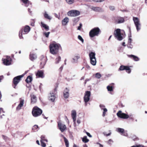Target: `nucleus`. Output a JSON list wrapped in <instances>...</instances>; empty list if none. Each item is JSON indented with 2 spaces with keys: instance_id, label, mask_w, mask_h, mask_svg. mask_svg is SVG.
I'll use <instances>...</instances> for the list:
<instances>
[{
  "instance_id": "obj_2",
  "label": "nucleus",
  "mask_w": 147,
  "mask_h": 147,
  "mask_svg": "<svg viewBox=\"0 0 147 147\" xmlns=\"http://www.w3.org/2000/svg\"><path fill=\"white\" fill-rule=\"evenodd\" d=\"M30 28L29 26L26 25L23 28H22L19 31V37L20 39L23 38L22 36L23 34H28L30 31Z\"/></svg>"
},
{
  "instance_id": "obj_15",
  "label": "nucleus",
  "mask_w": 147,
  "mask_h": 147,
  "mask_svg": "<svg viewBox=\"0 0 147 147\" xmlns=\"http://www.w3.org/2000/svg\"><path fill=\"white\" fill-rule=\"evenodd\" d=\"M36 76L37 77L43 78L44 77V73L42 70H38L36 74Z\"/></svg>"
},
{
  "instance_id": "obj_59",
  "label": "nucleus",
  "mask_w": 147,
  "mask_h": 147,
  "mask_svg": "<svg viewBox=\"0 0 147 147\" xmlns=\"http://www.w3.org/2000/svg\"><path fill=\"white\" fill-rule=\"evenodd\" d=\"M132 41V39L131 38L129 37L128 41V43H129L130 44V43H131Z\"/></svg>"
},
{
  "instance_id": "obj_22",
  "label": "nucleus",
  "mask_w": 147,
  "mask_h": 147,
  "mask_svg": "<svg viewBox=\"0 0 147 147\" xmlns=\"http://www.w3.org/2000/svg\"><path fill=\"white\" fill-rule=\"evenodd\" d=\"M95 55L96 54L95 53L92 52H90L89 54L90 60L91 59H95Z\"/></svg>"
},
{
  "instance_id": "obj_60",
  "label": "nucleus",
  "mask_w": 147,
  "mask_h": 147,
  "mask_svg": "<svg viewBox=\"0 0 147 147\" xmlns=\"http://www.w3.org/2000/svg\"><path fill=\"white\" fill-rule=\"evenodd\" d=\"M3 76H0V82H1V80L3 79Z\"/></svg>"
},
{
  "instance_id": "obj_37",
  "label": "nucleus",
  "mask_w": 147,
  "mask_h": 147,
  "mask_svg": "<svg viewBox=\"0 0 147 147\" xmlns=\"http://www.w3.org/2000/svg\"><path fill=\"white\" fill-rule=\"evenodd\" d=\"M122 114L123 116V117H121L122 119H127L129 118V116L127 114H126L125 113H123Z\"/></svg>"
},
{
  "instance_id": "obj_23",
  "label": "nucleus",
  "mask_w": 147,
  "mask_h": 147,
  "mask_svg": "<svg viewBox=\"0 0 147 147\" xmlns=\"http://www.w3.org/2000/svg\"><path fill=\"white\" fill-rule=\"evenodd\" d=\"M91 9L93 10L96 12L101 11L102 10V9L98 7H92Z\"/></svg>"
},
{
  "instance_id": "obj_43",
  "label": "nucleus",
  "mask_w": 147,
  "mask_h": 147,
  "mask_svg": "<svg viewBox=\"0 0 147 147\" xmlns=\"http://www.w3.org/2000/svg\"><path fill=\"white\" fill-rule=\"evenodd\" d=\"M38 125H34L32 128V130L33 131H35L38 128Z\"/></svg>"
},
{
  "instance_id": "obj_41",
  "label": "nucleus",
  "mask_w": 147,
  "mask_h": 147,
  "mask_svg": "<svg viewBox=\"0 0 147 147\" xmlns=\"http://www.w3.org/2000/svg\"><path fill=\"white\" fill-rule=\"evenodd\" d=\"M50 34V32H45L43 33V35L45 36L46 37L48 38Z\"/></svg>"
},
{
  "instance_id": "obj_20",
  "label": "nucleus",
  "mask_w": 147,
  "mask_h": 147,
  "mask_svg": "<svg viewBox=\"0 0 147 147\" xmlns=\"http://www.w3.org/2000/svg\"><path fill=\"white\" fill-rule=\"evenodd\" d=\"M31 103L32 104H34L36 103L37 100V98L34 95L32 94L30 95Z\"/></svg>"
},
{
  "instance_id": "obj_54",
  "label": "nucleus",
  "mask_w": 147,
  "mask_h": 147,
  "mask_svg": "<svg viewBox=\"0 0 147 147\" xmlns=\"http://www.w3.org/2000/svg\"><path fill=\"white\" fill-rule=\"evenodd\" d=\"M28 11L29 13L30 14V15H32V11L31 10V9L30 8H28Z\"/></svg>"
},
{
  "instance_id": "obj_34",
  "label": "nucleus",
  "mask_w": 147,
  "mask_h": 147,
  "mask_svg": "<svg viewBox=\"0 0 147 147\" xmlns=\"http://www.w3.org/2000/svg\"><path fill=\"white\" fill-rule=\"evenodd\" d=\"M122 114L123 113L122 112V111H119L117 113V115L118 117H119L122 118V117H123V115Z\"/></svg>"
},
{
  "instance_id": "obj_17",
  "label": "nucleus",
  "mask_w": 147,
  "mask_h": 147,
  "mask_svg": "<svg viewBox=\"0 0 147 147\" xmlns=\"http://www.w3.org/2000/svg\"><path fill=\"white\" fill-rule=\"evenodd\" d=\"M10 58L9 57L6 59H4L3 60V63L5 65H9L11 64V61H10Z\"/></svg>"
},
{
  "instance_id": "obj_24",
  "label": "nucleus",
  "mask_w": 147,
  "mask_h": 147,
  "mask_svg": "<svg viewBox=\"0 0 147 147\" xmlns=\"http://www.w3.org/2000/svg\"><path fill=\"white\" fill-rule=\"evenodd\" d=\"M36 55L35 54L30 53V59L31 61H33L36 59Z\"/></svg>"
},
{
  "instance_id": "obj_45",
  "label": "nucleus",
  "mask_w": 147,
  "mask_h": 147,
  "mask_svg": "<svg viewBox=\"0 0 147 147\" xmlns=\"http://www.w3.org/2000/svg\"><path fill=\"white\" fill-rule=\"evenodd\" d=\"M45 136L44 135H42L41 136V140L42 141H46V142H47V140L45 139Z\"/></svg>"
},
{
  "instance_id": "obj_49",
  "label": "nucleus",
  "mask_w": 147,
  "mask_h": 147,
  "mask_svg": "<svg viewBox=\"0 0 147 147\" xmlns=\"http://www.w3.org/2000/svg\"><path fill=\"white\" fill-rule=\"evenodd\" d=\"M41 145L43 147H45L46 146L45 143H44L42 140H40Z\"/></svg>"
},
{
  "instance_id": "obj_8",
  "label": "nucleus",
  "mask_w": 147,
  "mask_h": 147,
  "mask_svg": "<svg viewBox=\"0 0 147 147\" xmlns=\"http://www.w3.org/2000/svg\"><path fill=\"white\" fill-rule=\"evenodd\" d=\"M80 14V11L76 10H71L69 11L67 13L68 16L71 17L77 16L79 15Z\"/></svg>"
},
{
  "instance_id": "obj_47",
  "label": "nucleus",
  "mask_w": 147,
  "mask_h": 147,
  "mask_svg": "<svg viewBox=\"0 0 147 147\" xmlns=\"http://www.w3.org/2000/svg\"><path fill=\"white\" fill-rule=\"evenodd\" d=\"M35 22V21L34 19H32L30 25L32 26H34Z\"/></svg>"
},
{
  "instance_id": "obj_33",
  "label": "nucleus",
  "mask_w": 147,
  "mask_h": 147,
  "mask_svg": "<svg viewBox=\"0 0 147 147\" xmlns=\"http://www.w3.org/2000/svg\"><path fill=\"white\" fill-rule=\"evenodd\" d=\"M116 131L121 134L123 133L124 131V129L121 128H118L116 129Z\"/></svg>"
},
{
  "instance_id": "obj_38",
  "label": "nucleus",
  "mask_w": 147,
  "mask_h": 147,
  "mask_svg": "<svg viewBox=\"0 0 147 147\" xmlns=\"http://www.w3.org/2000/svg\"><path fill=\"white\" fill-rule=\"evenodd\" d=\"M89 140L88 139H87V137L86 136H84L82 138L83 142L85 143H87L89 141Z\"/></svg>"
},
{
  "instance_id": "obj_32",
  "label": "nucleus",
  "mask_w": 147,
  "mask_h": 147,
  "mask_svg": "<svg viewBox=\"0 0 147 147\" xmlns=\"http://www.w3.org/2000/svg\"><path fill=\"white\" fill-rule=\"evenodd\" d=\"M63 139L66 147H69V142L68 140L65 137H63Z\"/></svg>"
},
{
  "instance_id": "obj_35",
  "label": "nucleus",
  "mask_w": 147,
  "mask_h": 147,
  "mask_svg": "<svg viewBox=\"0 0 147 147\" xmlns=\"http://www.w3.org/2000/svg\"><path fill=\"white\" fill-rule=\"evenodd\" d=\"M107 88L108 91H111L113 90V86L111 85H109L107 87Z\"/></svg>"
},
{
  "instance_id": "obj_18",
  "label": "nucleus",
  "mask_w": 147,
  "mask_h": 147,
  "mask_svg": "<svg viewBox=\"0 0 147 147\" xmlns=\"http://www.w3.org/2000/svg\"><path fill=\"white\" fill-rule=\"evenodd\" d=\"M24 100L23 99H21L20 101L19 104L17 107L16 109L17 111L21 109V108L23 106L24 104Z\"/></svg>"
},
{
  "instance_id": "obj_19",
  "label": "nucleus",
  "mask_w": 147,
  "mask_h": 147,
  "mask_svg": "<svg viewBox=\"0 0 147 147\" xmlns=\"http://www.w3.org/2000/svg\"><path fill=\"white\" fill-rule=\"evenodd\" d=\"M69 18L67 17H65L62 20V24L63 26L66 25L69 22Z\"/></svg>"
},
{
  "instance_id": "obj_29",
  "label": "nucleus",
  "mask_w": 147,
  "mask_h": 147,
  "mask_svg": "<svg viewBox=\"0 0 147 147\" xmlns=\"http://www.w3.org/2000/svg\"><path fill=\"white\" fill-rule=\"evenodd\" d=\"M24 4L25 6L26 7L28 6L29 1L28 0H21Z\"/></svg>"
},
{
  "instance_id": "obj_57",
  "label": "nucleus",
  "mask_w": 147,
  "mask_h": 147,
  "mask_svg": "<svg viewBox=\"0 0 147 147\" xmlns=\"http://www.w3.org/2000/svg\"><path fill=\"white\" fill-rule=\"evenodd\" d=\"M86 134L89 137H90V138H91L92 137V136L88 132H85Z\"/></svg>"
},
{
  "instance_id": "obj_14",
  "label": "nucleus",
  "mask_w": 147,
  "mask_h": 147,
  "mask_svg": "<svg viewBox=\"0 0 147 147\" xmlns=\"http://www.w3.org/2000/svg\"><path fill=\"white\" fill-rule=\"evenodd\" d=\"M124 21V19L123 18L121 17H118L115 20V22L117 24L122 23H123Z\"/></svg>"
},
{
  "instance_id": "obj_40",
  "label": "nucleus",
  "mask_w": 147,
  "mask_h": 147,
  "mask_svg": "<svg viewBox=\"0 0 147 147\" xmlns=\"http://www.w3.org/2000/svg\"><path fill=\"white\" fill-rule=\"evenodd\" d=\"M101 76V75L98 73H97L95 74V77L98 79L100 78Z\"/></svg>"
},
{
  "instance_id": "obj_27",
  "label": "nucleus",
  "mask_w": 147,
  "mask_h": 147,
  "mask_svg": "<svg viewBox=\"0 0 147 147\" xmlns=\"http://www.w3.org/2000/svg\"><path fill=\"white\" fill-rule=\"evenodd\" d=\"M32 80V78L31 76H28L26 79V82L27 83H29L31 82Z\"/></svg>"
},
{
  "instance_id": "obj_13",
  "label": "nucleus",
  "mask_w": 147,
  "mask_h": 147,
  "mask_svg": "<svg viewBox=\"0 0 147 147\" xmlns=\"http://www.w3.org/2000/svg\"><path fill=\"white\" fill-rule=\"evenodd\" d=\"M58 126L59 129L62 132H63L66 128L65 125L60 122L58 123Z\"/></svg>"
},
{
  "instance_id": "obj_44",
  "label": "nucleus",
  "mask_w": 147,
  "mask_h": 147,
  "mask_svg": "<svg viewBox=\"0 0 147 147\" xmlns=\"http://www.w3.org/2000/svg\"><path fill=\"white\" fill-rule=\"evenodd\" d=\"M66 1L69 4H72L74 2V0H66Z\"/></svg>"
},
{
  "instance_id": "obj_6",
  "label": "nucleus",
  "mask_w": 147,
  "mask_h": 147,
  "mask_svg": "<svg viewBox=\"0 0 147 147\" xmlns=\"http://www.w3.org/2000/svg\"><path fill=\"white\" fill-rule=\"evenodd\" d=\"M25 75V74L17 76L14 77L13 80V87L15 88L16 87L18 84L21 78H22Z\"/></svg>"
},
{
  "instance_id": "obj_7",
  "label": "nucleus",
  "mask_w": 147,
  "mask_h": 147,
  "mask_svg": "<svg viewBox=\"0 0 147 147\" xmlns=\"http://www.w3.org/2000/svg\"><path fill=\"white\" fill-rule=\"evenodd\" d=\"M90 95L91 92L90 91H87L85 92L84 97V100L85 106H86L87 105V102L90 100Z\"/></svg>"
},
{
  "instance_id": "obj_4",
  "label": "nucleus",
  "mask_w": 147,
  "mask_h": 147,
  "mask_svg": "<svg viewBox=\"0 0 147 147\" xmlns=\"http://www.w3.org/2000/svg\"><path fill=\"white\" fill-rule=\"evenodd\" d=\"M100 30L99 28L96 27L92 29L89 33V36L93 38L96 36H98L99 34Z\"/></svg>"
},
{
  "instance_id": "obj_9",
  "label": "nucleus",
  "mask_w": 147,
  "mask_h": 147,
  "mask_svg": "<svg viewBox=\"0 0 147 147\" xmlns=\"http://www.w3.org/2000/svg\"><path fill=\"white\" fill-rule=\"evenodd\" d=\"M133 20L136 27L137 31L140 29L141 24L139 19L137 17H133Z\"/></svg>"
},
{
  "instance_id": "obj_48",
  "label": "nucleus",
  "mask_w": 147,
  "mask_h": 147,
  "mask_svg": "<svg viewBox=\"0 0 147 147\" xmlns=\"http://www.w3.org/2000/svg\"><path fill=\"white\" fill-rule=\"evenodd\" d=\"M121 135L125 136H128V134L127 133V131H124L123 132Z\"/></svg>"
},
{
  "instance_id": "obj_36",
  "label": "nucleus",
  "mask_w": 147,
  "mask_h": 147,
  "mask_svg": "<svg viewBox=\"0 0 147 147\" xmlns=\"http://www.w3.org/2000/svg\"><path fill=\"white\" fill-rule=\"evenodd\" d=\"M61 57L59 56H58V57L56 59L55 63L56 64H57L59 63L61 60Z\"/></svg>"
},
{
  "instance_id": "obj_61",
  "label": "nucleus",
  "mask_w": 147,
  "mask_h": 147,
  "mask_svg": "<svg viewBox=\"0 0 147 147\" xmlns=\"http://www.w3.org/2000/svg\"><path fill=\"white\" fill-rule=\"evenodd\" d=\"M90 80V79H86L85 81V84L86 82Z\"/></svg>"
},
{
  "instance_id": "obj_1",
  "label": "nucleus",
  "mask_w": 147,
  "mask_h": 147,
  "mask_svg": "<svg viewBox=\"0 0 147 147\" xmlns=\"http://www.w3.org/2000/svg\"><path fill=\"white\" fill-rule=\"evenodd\" d=\"M60 45L59 44L52 43L49 45L50 51L53 54H55L58 52Z\"/></svg>"
},
{
  "instance_id": "obj_25",
  "label": "nucleus",
  "mask_w": 147,
  "mask_h": 147,
  "mask_svg": "<svg viewBox=\"0 0 147 147\" xmlns=\"http://www.w3.org/2000/svg\"><path fill=\"white\" fill-rule=\"evenodd\" d=\"M41 26L44 28L47 31H48L49 30V26L47 25L44 24L42 22H41Z\"/></svg>"
},
{
  "instance_id": "obj_28",
  "label": "nucleus",
  "mask_w": 147,
  "mask_h": 147,
  "mask_svg": "<svg viewBox=\"0 0 147 147\" xmlns=\"http://www.w3.org/2000/svg\"><path fill=\"white\" fill-rule=\"evenodd\" d=\"M44 16L45 18L48 20H51L52 18L51 17L49 16V15L47 13V12L46 11H45L44 13Z\"/></svg>"
},
{
  "instance_id": "obj_42",
  "label": "nucleus",
  "mask_w": 147,
  "mask_h": 147,
  "mask_svg": "<svg viewBox=\"0 0 147 147\" xmlns=\"http://www.w3.org/2000/svg\"><path fill=\"white\" fill-rule=\"evenodd\" d=\"M78 38L80 40L82 43H84V40L83 39V38H82V37L80 35H79L78 36Z\"/></svg>"
},
{
  "instance_id": "obj_3",
  "label": "nucleus",
  "mask_w": 147,
  "mask_h": 147,
  "mask_svg": "<svg viewBox=\"0 0 147 147\" xmlns=\"http://www.w3.org/2000/svg\"><path fill=\"white\" fill-rule=\"evenodd\" d=\"M42 113V110L36 106L34 107L32 111V115L34 117L39 116Z\"/></svg>"
},
{
  "instance_id": "obj_63",
  "label": "nucleus",
  "mask_w": 147,
  "mask_h": 147,
  "mask_svg": "<svg viewBox=\"0 0 147 147\" xmlns=\"http://www.w3.org/2000/svg\"><path fill=\"white\" fill-rule=\"evenodd\" d=\"M73 120V121L74 123H76V117H75V118H72Z\"/></svg>"
},
{
  "instance_id": "obj_26",
  "label": "nucleus",
  "mask_w": 147,
  "mask_h": 147,
  "mask_svg": "<svg viewBox=\"0 0 147 147\" xmlns=\"http://www.w3.org/2000/svg\"><path fill=\"white\" fill-rule=\"evenodd\" d=\"M80 57L78 56H75L72 59V62L73 63H76L78 62V59H79Z\"/></svg>"
},
{
  "instance_id": "obj_10",
  "label": "nucleus",
  "mask_w": 147,
  "mask_h": 147,
  "mask_svg": "<svg viewBox=\"0 0 147 147\" xmlns=\"http://www.w3.org/2000/svg\"><path fill=\"white\" fill-rule=\"evenodd\" d=\"M125 70L126 72L128 74H130L131 71V69L128 66H124L123 65H121L118 69L119 71H123Z\"/></svg>"
},
{
  "instance_id": "obj_5",
  "label": "nucleus",
  "mask_w": 147,
  "mask_h": 147,
  "mask_svg": "<svg viewBox=\"0 0 147 147\" xmlns=\"http://www.w3.org/2000/svg\"><path fill=\"white\" fill-rule=\"evenodd\" d=\"M114 35L115 38L119 41L122 40L123 38V35L121 32V30L117 29L115 30Z\"/></svg>"
},
{
  "instance_id": "obj_21",
  "label": "nucleus",
  "mask_w": 147,
  "mask_h": 147,
  "mask_svg": "<svg viewBox=\"0 0 147 147\" xmlns=\"http://www.w3.org/2000/svg\"><path fill=\"white\" fill-rule=\"evenodd\" d=\"M128 57L130 58H133L134 60L135 61H138L139 60V58L136 56L135 55H127Z\"/></svg>"
},
{
  "instance_id": "obj_50",
  "label": "nucleus",
  "mask_w": 147,
  "mask_h": 147,
  "mask_svg": "<svg viewBox=\"0 0 147 147\" xmlns=\"http://www.w3.org/2000/svg\"><path fill=\"white\" fill-rule=\"evenodd\" d=\"M99 107L101 110H103L105 108V105L103 104H100L99 105Z\"/></svg>"
},
{
  "instance_id": "obj_62",
  "label": "nucleus",
  "mask_w": 147,
  "mask_h": 147,
  "mask_svg": "<svg viewBox=\"0 0 147 147\" xmlns=\"http://www.w3.org/2000/svg\"><path fill=\"white\" fill-rule=\"evenodd\" d=\"M103 134H104V135H106V136H110V135H111V133H109V134H105V133H103Z\"/></svg>"
},
{
  "instance_id": "obj_30",
  "label": "nucleus",
  "mask_w": 147,
  "mask_h": 147,
  "mask_svg": "<svg viewBox=\"0 0 147 147\" xmlns=\"http://www.w3.org/2000/svg\"><path fill=\"white\" fill-rule=\"evenodd\" d=\"M90 62L91 64L94 65V66L96 65V59H90Z\"/></svg>"
},
{
  "instance_id": "obj_55",
  "label": "nucleus",
  "mask_w": 147,
  "mask_h": 147,
  "mask_svg": "<svg viewBox=\"0 0 147 147\" xmlns=\"http://www.w3.org/2000/svg\"><path fill=\"white\" fill-rule=\"evenodd\" d=\"M109 8L111 10H113L115 9V7L113 6H109Z\"/></svg>"
},
{
  "instance_id": "obj_64",
  "label": "nucleus",
  "mask_w": 147,
  "mask_h": 147,
  "mask_svg": "<svg viewBox=\"0 0 147 147\" xmlns=\"http://www.w3.org/2000/svg\"><path fill=\"white\" fill-rule=\"evenodd\" d=\"M96 144H98L100 146V147H103V145H102L100 143H97Z\"/></svg>"
},
{
  "instance_id": "obj_58",
  "label": "nucleus",
  "mask_w": 147,
  "mask_h": 147,
  "mask_svg": "<svg viewBox=\"0 0 147 147\" xmlns=\"http://www.w3.org/2000/svg\"><path fill=\"white\" fill-rule=\"evenodd\" d=\"M82 26V24L81 23L80 24V26L78 27V30H80Z\"/></svg>"
},
{
  "instance_id": "obj_52",
  "label": "nucleus",
  "mask_w": 147,
  "mask_h": 147,
  "mask_svg": "<svg viewBox=\"0 0 147 147\" xmlns=\"http://www.w3.org/2000/svg\"><path fill=\"white\" fill-rule=\"evenodd\" d=\"M56 18H58L59 19H60V16L59 15H57L56 13H55L54 14Z\"/></svg>"
},
{
  "instance_id": "obj_31",
  "label": "nucleus",
  "mask_w": 147,
  "mask_h": 147,
  "mask_svg": "<svg viewBox=\"0 0 147 147\" xmlns=\"http://www.w3.org/2000/svg\"><path fill=\"white\" fill-rule=\"evenodd\" d=\"M71 115L72 118L76 117V112L75 110H73L72 111Z\"/></svg>"
},
{
  "instance_id": "obj_46",
  "label": "nucleus",
  "mask_w": 147,
  "mask_h": 147,
  "mask_svg": "<svg viewBox=\"0 0 147 147\" xmlns=\"http://www.w3.org/2000/svg\"><path fill=\"white\" fill-rule=\"evenodd\" d=\"M103 113L102 115L103 117H104L105 115V113L107 111V110L106 108H105L104 109H103Z\"/></svg>"
},
{
  "instance_id": "obj_51",
  "label": "nucleus",
  "mask_w": 147,
  "mask_h": 147,
  "mask_svg": "<svg viewBox=\"0 0 147 147\" xmlns=\"http://www.w3.org/2000/svg\"><path fill=\"white\" fill-rule=\"evenodd\" d=\"M127 47L128 48L130 49H132L133 47L132 45L131 44V43H130V44L129 43H128Z\"/></svg>"
},
{
  "instance_id": "obj_16",
  "label": "nucleus",
  "mask_w": 147,
  "mask_h": 147,
  "mask_svg": "<svg viewBox=\"0 0 147 147\" xmlns=\"http://www.w3.org/2000/svg\"><path fill=\"white\" fill-rule=\"evenodd\" d=\"M69 90L66 88L63 92V96L65 98H67L69 96Z\"/></svg>"
},
{
  "instance_id": "obj_56",
  "label": "nucleus",
  "mask_w": 147,
  "mask_h": 147,
  "mask_svg": "<svg viewBox=\"0 0 147 147\" xmlns=\"http://www.w3.org/2000/svg\"><path fill=\"white\" fill-rule=\"evenodd\" d=\"M113 142V141L111 139H110L108 140V143L109 144H112V143Z\"/></svg>"
},
{
  "instance_id": "obj_53",
  "label": "nucleus",
  "mask_w": 147,
  "mask_h": 147,
  "mask_svg": "<svg viewBox=\"0 0 147 147\" xmlns=\"http://www.w3.org/2000/svg\"><path fill=\"white\" fill-rule=\"evenodd\" d=\"M93 1L96 2H101L104 1L105 0H93Z\"/></svg>"
},
{
  "instance_id": "obj_39",
  "label": "nucleus",
  "mask_w": 147,
  "mask_h": 147,
  "mask_svg": "<svg viewBox=\"0 0 147 147\" xmlns=\"http://www.w3.org/2000/svg\"><path fill=\"white\" fill-rule=\"evenodd\" d=\"M79 19L78 18H76L74 19L73 20V25H75L76 22L78 21Z\"/></svg>"
},
{
  "instance_id": "obj_12",
  "label": "nucleus",
  "mask_w": 147,
  "mask_h": 147,
  "mask_svg": "<svg viewBox=\"0 0 147 147\" xmlns=\"http://www.w3.org/2000/svg\"><path fill=\"white\" fill-rule=\"evenodd\" d=\"M54 93L53 92H51L49 96V100L52 102H54L56 98L55 95V92L56 91V88H55L54 89Z\"/></svg>"
},
{
  "instance_id": "obj_11",
  "label": "nucleus",
  "mask_w": 147,
  "mask_h": 147,
  "mask_svg": "<svg viewBox=\"0 0 147 147\" xmlns=\"http://www.w3.org/2000/svg\"><path fill=\"white\" fill-rule=\"evenodd\" d=\"M40 67L41 69H42L44 67V66L46 63L47 61V58L43 56H41L40 58Z\"/></svg>"
}]
</instances>
